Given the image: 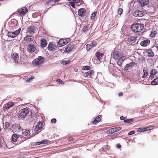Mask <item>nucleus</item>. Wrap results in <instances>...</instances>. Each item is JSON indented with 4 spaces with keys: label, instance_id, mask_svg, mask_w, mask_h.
<instances>
[{
    "label": "nucleus",
    "instance_id": "56",
    "mask_svg": "<svg viewBox=\"0 0 158 158\" xmlns=\"http://www.w3.org/2000/svg\"><path fill=\"white\" fill-rule=\"evenodd\" d=\"M154 75H152V74H151L150 76V78H151V79L153 78L154 77Z\"/></svg>",
    "mask_w": 158,
    "mask_h": 158
},
{
    "label": "nucleus",
    "instance_id": "52",
    "mask_svg": "<svg viewBox=\"0 0 158 158\" xmlns=\"http://www.w3.org/2000/svg\"><path fill=\"white\" fill-rule=\"evenodd\" d=\"M56 118H53L51 120V122L52 123H55L56 122Z\"/></svg>",
    "mask_w": 158,
    "mask_h": 158
},
{
    "label": "nucleus",
    "instance_id": "39",
    "mask_svg": "<svg viewBox=\"0 0 158 158\" xmlns=\"http://www.w3.org/2000/svg\"><path fill=\"white\" fill-rule=\"evenodd\" d=\"M133 121H134L133 119L131 118V119H127L126 120H124V122L125 123H130L131 121L133 122Z\"/></svg>",
    "mask_w": 158,
    "mask_h": 158
},
{
    "label": "nucleus",
    "instance_id": "25",
    "mask_svg": "<svg viewBox=\"0 0 158 158\" xmlns=\"http://www.w3.org/2000/svg\"><path fill=\"white\" fill-rule=\"evenodd\" d=\"M146 53L148 54V56L149 57H152L154 56V52L151 49H148L146 51Z\"/></svg>",
    "mask_w": 158,
    "mask_h": 158
},
{
    "label": "nucleus",
    "instance_id": "31",
    "mask_svg": "<svg viewBox=\"0 0 158 158\" xmlns=\"http://www.w3.org/2000/svg\"><path fill=\"white\" fill-rule=\"evenodd\" d=\"M158 84V77L154 79L151 82V84L152 85H155Z\"/></svg>",
    "mask_w": 158,
    "mask_h": 158
},
{
    "label": "nucleus",
    "instance_id": "26",
    "mask_svg": "<svg viewBox=\"0 0 158 158\" xmlns=\"http://www.w3.org/2000/svg\"><path fill=\"white\" fill-rule=\"evenodd\" d=\"M89 29V25H86L84 26L82 29V31L83 32L86 33L87 31H88Z\"/></svg>",
    "mask_w": 158,
    "mask_h": 158
},
{
    "label": "nucleus",
    "instance_id": "61",
    "mask_svg": "<svg viewBox=\"0 0 158 158\" xmlns=\"http://www.w3.org/2000/svg\"><path fill=\"white\" fill-rule=\"evenodd\" d=\"M123 95V93L122 92H120V93L119 94H118V96H119V97L121 96H122Z\"/></svg>",
    "mask_w": 158,
    "mask_h": 158
},
{
    "label": "nucleus",
    "instance_id": "17",
    "mask_svg": "<svg viewBox=\"0 0 158 158\" xmlns=\"http://www.w3.org/2000/svg\"><path fill=\"white\" fill-rule=\"evenodd\" d=\"M43 124L40 122H39L38 123L35 128L34 131L35 133H37L42 128Z\"/></svg>",
    "mask_w": 158,
    "mask_h": 158
},
{
    "label": "nucleus",
    "instance_id": "60",
    "mask_svg": "<svg viewBox=\"0 0 158 158\" xmlns=\"http://www.w3.org/2000/svg\"><path fill=\"white\" fill-rule=\"evenodd\" d=\"M60 0H52V2H58Z\"/></svg>",
    "mask_w": 158,
    "mask_h": 158
},
{
    "label": "nucleus",
    "instance_id": "3",
    "mask_svg": "<svg viewBox=\"0 0 158 158\" xmlns=\"http://www.w3.org/2000/svg\"><path fill=\"white\" fill-rule=\"evenodd\" d=\"M44 60V58L42 56H39L32 61V64L34 66H39L43 63Z\"/></svg>",
    "mask_w": 158,
    "mask_h": 158
},
{
    "label": "nucleus",
    "instance_id": "32",
    "mask_svg": "<svg viewBox=\"0 0 158 158\" xmlns=\"http://www.w3.org/2000/svg\"><path fill=\"white\" fill-rule=\"evenodd\" d=\"M48 140H46V139H44L40 142H37V145H39L40 144H42L47 143H48Z\"/></svg>",
    "mask_w": 158,
    "mask_h": 158
},
{
    "label": "nucleus",
    "instance_id": "55",
    "mask_svg": "<svg viewBox=\"0 0 158 158\" xmlns=\"http://www.w3.org/2000/svg\"><path fill=\"white\" fill-rule=\"evenodd\" d=\"M81 0H73V1L76 3H77L80 2Z\"/></svg>",
    "mask_w": 158,
    "mask_h": 158
},
{
    "label": "nucleus",
    "instance_id": "48",
    "mask_svg": "<svg viewBox=\"0 0 158 158\" xmlns=\"http://www.w3.org/2000/svg\"><path fill=\"white\" fill-rule=\"evenodd\" d=\"M135 133V131H130L128 133V135H132L134 134Z\"/></svg>",
    "mask_w": 158,
    "mask_h": 158
},
{
    "label": "nucleus",
    "instance_id": "37",
    "mask_svg": "<svg viewBox=\"0 0 158 158\" xmlns=\"http://www.w3.org/2000/svg\"><path fill=\"white\" fill-rule=\"evenodd\" d=\"M156 33V31H152L150 36L151 37H154L155 36Z\"/></svg>",
    "mask_w": 158,
    "mask_h": 158
},
{
    "label": "nucleus",
    "instance_id": "47",
    "mask_svg": "<svg viewBox=\"0 0 158 158\" xmlns=\"http://www.w3.org/2000/svg\"><path fill=\"white\" fill-rule=\"evenodd\" d=\"M34 78V77L33 76H31L30 77H29V78L27 80V81L30 82Z\"/></svg>",
    "mask_w": 158,
    "mask_h": 158
},
{
    "label": "nucleus",
    "instance_id": "15",
    "mask_svg": "<svg viewBox=\"0 0 158 158\" xmlns=\"http://www.w3.org/2000/svg\"><path fill=\"white\" fill-rule=\"evenodd\" d=\"M34 39V37L32 35H27L24 38V40L27 42H31Z\"/></svg>",
    "mask_w": 158,
    "mask_h": 158
},
{
    "label": "nucleus",
    "instance_id": "8",
    "mask_svg": "<svg viewBox=\"0 0 158 158\" xmlns=\"http://www.w3.org/2000/svg\"><path fill=\"white\" fill-rule=\"evenodd\" d=\"M97 44V42L95 41H93L90 44L86 45V48L87 51L90 50L92 48L95 47Z\"/></svg>",
    "mask_w": 158,
    "mask_h": 158
},
{
    "label": "nucleus",
    "instance_id": "13",
    "mask_svg": "<svg viewBox=\"0 0 158 158\" xmlns=\"http://www.w3.org/2000/svg\"><path fill=\"white\" fill-rule=\"evenodd\" d=\"M102 117V115L97 116L94 120L92 122V123L94 125L97 124L98 123L101 121V118Z\"/></svg>",
    "mask_w": 158,
    "mask_h": 158
},
{
    "label": "nucleus",
    "instance_id": "24",
    "mask_svg": "<svg viewBox=\"0 0 158 158\" xmlns=\"http://www.w3.org/2000/svg\"><path fill=\"white\" fill-rule=\"evenodd\" d=\"M65 40L64 39H60L58 42V45L59 46L61 47L67 44V42H65Z\"/></svg>",
    "mask_w": 158,
    "mask_h": 158
},
{
    "label": "nucleus",
    "instance_id": "45",
    "mask_svg": "<svg viewBox=\"0 0 158 158\" xmlns=\"http://www.w3.org/2000/svg\"><path fill=\"white\" fill-rule=\"evenodd\" d=\"M69 62V61L63 60L60 63L64 65H66L68 64Z\"/></svg>",
    "mask_w": 158,
    "mask_h": 158
},
{
    "label": "nucleus",
    "instance_id": "43",
    "mask_svg": "<svg viewBox=\"0 0 158 158\" xmlns=\"http://www.w3.org/2000/svg\"><path fill=\"white\" fill-rule=\"evenodd\" d=\"M114 130H115L116 132L118 131H119L120 130L122 129V127H114Z\"/></svg>",
    "mask_w": 158,
    "mask_h": 158
},
{
    "label": "nucleus",
    "instance_id": "11",
    "mask_svg": "<svg viewBox=\"0 0 158 158\" xmlns=\"http://www.w3.org/2000/svg\"><path fill=\"white\" fill-rule=\"evenodd\" d=\"M14 105V103L12 102H10L5 104L3 107L4 110H6L10 108Z\"/></svg>",
    "mask_w": 158,
    "mask_h": 158
},
{
    "label": "nucleus",
    "instance_id": "63",
    "mask_svg": "<svg viewBox=\"0 0 158 158\" xmlns=\"http://www.w3.org/2000/svg\"><path fill=\"white\" fill-rule=\"evenodd\" d=\"M74 70L75 72H77L78 70V69H74Z\"/></svg>",
    "mask_w": 158,
    "mask_h": 158
},
{
    "label": "nucleus",
    "instance_id": "5",
    "mask_svg": "<svg viewBox=\"0 0 158 158\" xmlns=\"http://www.w3.org/2000/svg\"><path fill=\"white\" fill-rule=\"evenodd\" d=\"M20 30L21 29L19 28L15 31L9 32L7 34L8 35L9 37H10L15 38L20 33Z\"/></svg>",
    "mask_w": 158,
    "mask_h": 158
},
{
    "label": "nucleus",
    "instance_id": "64",
    "mask_svg": "<svg viewBox=\"0 0 158 158\" xmlns=\"http://www.w3.org/2000/svg\"><path fill=\"white\" fill-rule=\"evenodd\" d=\"M0 148H3V147H2V145H1L0 142Z\"/></svg>",
    "mask_w": 158,
    "mask_h": 158
},
{
    "label": "nucleus",
    "instance_id": "28",
    "mask_svg": "<svg viewBox=\"0 0 158 158\" xmlns=\"http://www.w3.org/2000/svg\"><path fill=\"white\" fill-rule=\"evenodd\" d=\"M102 55L103 53H100L99 52H97L95 54V56L97 58V59L99 60H100V59L101 58Z\"/></svg>",
    "mask_w": 158,
    "mask_h": 158
},
{
    "label": "nucleus",
    "instance_id": "41",
    "mask_svg": "<svg viewBox=\"0 0 158 158\" xmlns=\"http://www.w3.org/2000/svg\"><path fill=\"white\" fill-rule=\"evenodd\" d=\"M90 69V67L89 66H83L82 69L83 70H89Z\"/></svg>",
    "mask_w": 158,
    "mask_h": 158
},
{
    "label": "nucleus",
    "instance_id": "33",
    "mask_svg": "<svg viewBox=\"0 0 158 158\" xmlns=\"http://www.w3.org/2000/svg\"><path fill=\"white\" fill-rule=\"evenodd\" d=\"M146 127H143L139 128L137 131V132H142L147 131Z\"/></svg>",
    "mask_w": 158,
    "mask_h": 158
},
{
    "label": "nucleus",
    "instance_id": "46",
    "mask_svg": "<svg viewBox=\"0 0 158 158\" xmlns=\"http://www.w3.org/2000/svg\"><path fill=\"white\" fill-rule=\"evenodd\" d=\"M123 9L122 8H119L118 10V13L119 15H121L122 14Z\"/></svg>",
    "mask_w": 158,
    "mask_h": 158
},
{
    "label": "nucleus",
    "instance_id": "7",
    "mask_svg": "<svg viewBox=\"0 0 158 158\" xmlns=\"http://www.w3.org/2000/svg\"><path fill=\"white\" fill-rule=\"evenodd\" d=\"M35 46L33 44H29L27 47V51L29 53H32L35 51Z\"/></svg>",
    "mask_w": 158,
    "mask_h": 158
},
{
    "label": "nucleus",
    "instance_id": "10",
    "mask_svg": "<svg viewBox=\"0 0 158 158\" xmlns=\"http://www.w3.org/2000/svg\"><path fill=\"white\" fill-rule=\"evenodd\" d=\"M11 58L13 59L15 63L17 64L18 63L19 58V56L17 53L15 52L12 54Z\"/></svg>",
    "mask_w": 158,
    "mask_h": 158
},
{
    "label": "nucleus",
    "instance_id": "57",
    "mask_svg": "<svg viewBox=\"0 0 158 158\" xmlns=\"http://www.w3.org/2000/svg\"><path fill=\"white\" fill-rule=\"evenodd\" d=\"M74 139L72 137H70L69 139V141H73Z\"/></svg>",
    "mask_w": 158,
    "mask_h": 158
},
{
    "label": "nucleus",
    "instance_id": "9",
    "mask_svg": "<svg viewBox=\"0 0 158 158\" xmlns=\"http://www.w3.org/2000/svg\"><path fill=\"white\" fill-rule=\"evenodd\" d=\"M36 30L34 26H28L27 31V32L29 33L31 35H33L35 33V31Z\"/></svg>",
    "mask_w": 158,
    "mask_h": 158
},
{
    "label": "nucleus",
    "instance_id": "4",
    "mask_svg": "<svg viewBox=\"0 0 158 158\" xmlns=\"http://www.w3.org/2000/svg\"><path fill=\"white\" fill-rule=\"evenodd\" d=\"M29 112L28 108H24L20 110L18 114V116L19 118H23L26 117L27 114Z\"/></svg>",
    "mask_w": 158,
    "mask_h": 158
},
{
    "label": "nucleus",
    "instance_id": "22",
    "mask_svg": "<svg viewBox=\"0 0 158 158\" xmlns=\"http://www.w3.org/2000/svg\"><path fill=\"white\" fill-rule=\"evenodd\" d=\"M20 128L19 125L16 124H14L12 126V129L15 132L18 131Z\"/></svg>",
    "mask_w": 158,
    "mask_h": 158
},
{
    "label": "nucleus",
    "instance_id": "23",
    "mask_svg": "<svg viewBox=\"0 0 158 158\" xmlns=\"http://www.w3.org/2000/svg\"><path fill=\"white\" fill-rule=\"evenodd\" d=\"M41 46L42 48H44L46 47L47 45L46 40L45 39L43 38L41 40Z\"/></svg>",
    "mask_w": 158,
    "mask_h": 158
},
{
    "label": "nucleus",
    "instance_id": "34",
    "mask_svg": "<svg viewBox=\"0 0 158 158\" xmlns=\"http://www.w3.org/2000/svg\"><path fill=\"white\" fill-rule=\"evenodd\" d=\"M139 76L140 77V80H143V79L144 78L146 77L147 76L144 74L143 73H141L139 74Z\"/></svg>",
    "mask_w": 158,
    "mask_h": 158
},
{
    "label": "nucleus",
    "instance_id": "6",
    "mask_svg": "<svg viewBox=\"0 0 158 158\" xmlns=\"http://www.w3.org/2000/svg\"><path fill=\"white\" fill-rule=\"evenodd\" d=\"M27 11L28 10L26 7H23L18 10L19 15L21 16H24Z\"/></svg>",
    "mask_w": 158,
    "mask_h": 158
},
{
    "label": "nucleus",
    "instance_id": "49",
    "mask_svg": "<svg viewBox=\"0 0 158 158\" xmlns=\"http://www.w3.org/2000/svg\"><path fill=\"white\" fill-rule=\"evenodd\" d=\"M75 2H70V4L71 6L73 8H75Z\"/></svg>",
    "mask_w": 158,
    "mask_h": 158
},
{
    "label": "nucleus",
    "instance_id": "14",
    "mask_svg": "<svg viewBox=\"0 0 158 158\" xmlns=\"http://www.w3.org/2000/svg\"><path fill=\"white\" fill-rule=\"evenodd\" d=\"M94 70H89L84 73V77H87L89 76L90 78H92V76L94 75Z\"/></svg>",
    "mask_w": 158,
    "mask_h": 158
},
{
    "label": "nucleus",
    "instance_id": "20",
    "mask_svg": "<svg viewBox=\"0 0 158 158\" xmlns=\"http://www.w3.org/2000/svg\"><path fill=\"white\" fill-rule=\"evenodd\" d=\"M144 15V14L142 11L136 10L135 11L134 16L136 17H142Z\"/></svg>",
    "mask_w": 158,
    "mask_h": 158
},
{
    "label": "nucleus",
    "instance_id": "51",
    "mask_svg": "<svg viewBox=\"0 0 158 158\" xmlns=\"http://www.w3.org/2000/svg\"><path fill=\"white\" fill-rule=\"evenodd\" d=\"M56 81L58 82L60 84H63V81L60 79H58L56 80Z\"/></svg>",
    "mask_w": 158,
    "mask_h": 158
},
{
    "label": "nucleus",
    "instance_id": "40",
    "mask_svg": "<svg viewBox=\"0 0 158 158\" xmlns=\"http://www.w3.org/2000/svg\"><path fill=\"white\" fill-rule=\"evenodd\" d=\"M44 4L47 5L51 3V2H52V0H44Z\"/></svg>",
    "mask_w": 158,
    "mask_h": 158
},
{
    "label": "nucleus",
    "instance_id": "35",
    "mask_svg": "<svg viewBox=\"0 0 158 158\" xmlns=\"http://www.w3.org/2000/svg\"><path fill=\"white\" fill-rule=\"evenodd\" d=\"M136 40V38L134 36H130L127 38V41L129 42H131Z\"/></svg>",
    "mask_w": 158,
    "mask_h": 158
},
{
    "label": "nucleus",
    "instance_id": "27",
    "mask_svg": "<svg viewBox=\"0 0 158 158\" xmlns=\"http://www.w3.org/2000/svg\"><path fill=\"white\" fill-rule=\"evenodd\" d=\"M30 130H23V135L28 136L30 135Z\"/></svg>",
    "mask_w": 158,
    "mask_h": 158
},
{
    "label": "nucleus",
    "instance_id": "59",
    "mask_svg": "<svg viewBox=\"0 0 158 158\" xmlns=\"http://www.w3.org/2000/svg\"><path fill=\"white\" fill-rule=\"evenodd\" d=\"M117 147L118 148H120L121 147V145H120L119 144H118L117 145Z\"/></svg>",
    "mask_w": 158,
    "mask_h": 158
},
{
    "label": "nucleus",
    "instance_id": "50",
    "mask_svg": "<svg viewBox=\"0 0 158 158\" xmlns=\"http://www.w3.org/2000/svg\"><path fill=\"white\" fill-rule=\"evenodd\" d=\"M147 128V130L148 131V130H152L153 129L154 127L153 126L148 127H146Z\"/></svg>",
    "mask_w": 158,
    "mask_h": 158
},
{
    "label": "nucleus",
    "instance_id": "58",
    "mask_svg": "<svg viewBox=\"0 0 158 158\" xmlns=\"http://www.w3.org/2000/svg\"><path fill=\"white\" fill-rule=\"evenodd\" d=\"M120 119L121 120H123L125 119V117L123 116H121L120 117Z\"/></svg>",
    "mask_w": 158,
    "mask_h": 158
},
{
    "label": "nucleus",
    "instance_id": "1",
    "mask_svg": "<svg viewBox=\"0 0 158 158\" xmlns=\"http://www.w3.org/2000/svg\"><path fill=\"white\" fill-rule=\"evenodd\" d=\"M144 25L143 24L136 23L133 24L131 28L132 31L135 34H140L139 33L142 32L144 30Z\"/></svg>",
    "mask_w": 158,
    "mask_h": 158
},
{
    "label": "nucleus",
    "instance_id": "62",
    "mask_svg": "<svg viewBox=\"0 0 158 158\" xmlns=\"http://www.w3.org/2000/svg\"><path fill=\"white\" fill-rule=\"evenodd\" d=\"M155 47L157 48V50H158V44H156Z\"/></svg>",
    "mask_w": 158,
    "mask_h": 158
},
{
    "label": "nucleus",
    "instance_id": "18",
    "mask_svg": "<svg viewBox=\"0 0 158 158\" xmlns=\"http://www.w3.org/2000/svg\"><path fill=\"white\" fill-rule=\"evenodd\" d=\"M56 47V45L53 42H51L49 43L48 48L49 50L52 51L55 49Z\"/></svg>",
    "mask_w": 158,
    "mask_h": 158
},
{
    "label": "nucleus",
    "instance_id": "54",
    "mask_svg": "<svg viewBox=\"0 0 158 158\" xmlns=\"http://www.w3.org/2000/svg\"><path fill=\"white\" fill-rule=\"evenodd\" d=\"M65 40V42H67V44L70 41V39L69 38H67L66 39H64Z\"/></svg>",
    "mask_w": 158,
    "mask_h": 158
},
{
    "label": "nucleus",
    "instance_id": "53",
    "mask_svg": "<svg viewBox=\"0 0 158 158\" xmlns=\"http://www.w3.org/2000/svg\"><path fill=\"white\" fill-rule=\"evenodd\" d=\"M5 126L6 128L9 127V123L8 122H6L5 124Z\"/></svg>",
    "mask_w": 158,
    "mask_h": 158
},
{
    "label": "nucleus",
    "instance_id": "21",
    "mask_svg": "<svg viewBox=\"0 0 158 158\" xmlns=\"http://www.w3.org/2000/svg\"><path fill=\"white\" fill-rule=\"evenodd\" d=\"M135 63L133 62H131L129 64H127L126 66H125L124 69L125 70H127L128 69H131L132 67H133Z\"/></svg>",
    "mask_w": 158,
    "mask_h": 158
},
{
    "label": "nucleus",
    "instance_id": "36",
    "mask_svg": "<svg viewBox=\"0 0 158 158\" xmlns=\"http://www.w3.org/2000/svg\"><path fill=\"white\" fill-rule=\"evenodd\" d=\"M72 49V46H70L66 47L64 50V51L67 52H69Z\"/></svg>",
    "mask_w": 158,
    "mask_h": 158
},
{
    "label": "nucleus",
    "instance_id": "2",
    "mask_svg": "<svg viewBox=\"0 0 158 158\" xmlns=\"http://www.w3.org/2000/svg\"><path fill=\"white\" fill-rule=\"evenodd\" d=\"M112 56L116 60H121L123 61L125 59V56H123V52L120 51L114 50L112 53Z\"/></svg>",
    "mask_w": 158,
    "mask_h": 158
},
{
    "label": "nucleus",
    "instance_id": "12",
    "mask_svg": "<svg viewBox=\"0 0 158 158\" xmlns=\"http://www.w3.org/2000/svg\"><path fill=\"white\" fill-rule=\"evenodd\" d=\"M140 6L143 7L146 5L148 3L149 0H137Z\"/></svg>",
    "mask_w": 158,
    "mask_h": 158
},
{
    "label": "nucleus",
    "instance_id": "19",
    "mask_svg": "<svg viewBox=\"0 0 158 158\" xmlns=\"http://www.w3.org/2000/svg\"><path fill=\"white\" fill-rule=\"evenodd\" d=\"M150 43V41L149 40H146L142 41L140 43V45L143 47H146Z\"/></svg>",
    "mask_w": 158,
    "mask_h": 158
},
{
    "label": "nucleus",
    "instance_id": "30",
    "mask_svg": "<svg viewBox=\"0 0 158 158\" xmlns=\"http://www.w3.org/2000/svg\"><path fill=\"white\" fill-rule=\"evenodd\" d=\"M115 132L114 128L110 129L106 131V133L107 134H112Z\"/></svg>",
    "mask_w": 158,
    "mask_h": 158
},
{
    "label": "nucleus",
    "instance_id": "16",
    "mask_svg": "<svg viewBox=\"0 0 158 158\" xmlns=\"http://www.w3.org/2000/svg\"><path fill=\"white\" fill-rule=\"evenodd\" d=\"M86 13L85 10L83 8L80 9L78 11V15L81 17H83L85 16Z\"/></svg>",
    "mask_w": 158,
    "mask_h": 158
},
{
    "label": "nucleus",
    "instance_id": "29",
    "mask_svg": "<svg viewBox=\"0 0 158 158\" xmlns=\"http://www.w3.org/2000/svg\"><path fill=\"white\" fill-rule=\"evenodd\" d=\"M19 138V136L16 134H13L12 136V140L14 142H16Z\"/></svg>",
    "mask_w": 158,
    "mask_h": 158
},
{
    "label": "nucleus",
    "instance_id": "44",
    "mask_svg": "<svg viewBox=\"0 0 158 158\" xmlns=\"http://www.w3.org/2000/svg\"><path fill=\"white\" fill-rule=\"evenodd\" d=\"M156 69H152L151 71V73L152 75H155L156 73Z\"/></svg>",
    "mask_w": 158,
    "mask_h": 158
},
{
    "label": "nucleus",
    "instance_id": "38",
    "mask_svg": "<svg viewBox=\"0 0 158 158\" xmlns=\"http://www.w3.org/2000/svg\"><path fill=\"white\" fill-rule=\"evenodd\" d=\"M143 73L145 74V75L146 76H148V69L146 68H144L143 69Z\"/></svg>",
    "mask_w": 158,
    "mask_h": 158
},
{
    "label": "nucleus",
    "instance_id": "42",
    "mask_svg": "<svg viewBox=\"0 0 158 158\" xmlns=\"http://www.w3.org/2000/svg\"><path fill=\"white\" fill-rule=\"evenodd\" d=\"M96 12H94V13H92L91 15V19H94L96 15Z\"/></svg>",
    "mask_w": 158,
    "mask_h": 158
}]
</instances>
